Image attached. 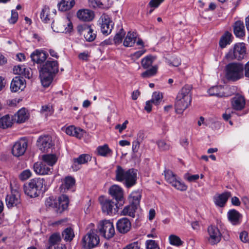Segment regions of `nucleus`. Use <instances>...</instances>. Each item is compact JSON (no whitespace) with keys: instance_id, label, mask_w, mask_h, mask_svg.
<instances>
[{"instance_id":"nucleus-1","label":"nucleus","mask_w":249,"mask_h":249,"mask_svg":"<svg viewBox=\"0 0 249 249\" xmlns=\"http://www.w3.org/2000/svg\"><path fill=\"white\" fill-rule=\"evenodd\" d=\"M192 87L186 85L179 90L176 97L175 104L176 112L181 114L191 105Z\"/></svg>"},{"instance_id":"nucleus-2","label":"nucleus","mask_w":249,"mask_h":249,"mask_svg":"<svg viewBox=\"0 0 249 249\" xmlns=\"http://www.w3.org/2000/svg\"><path fill=\"white\" fill-rule=\"evenodd\" d=\"M116 179L118 181H124L127 188L134 185L137 180V172L133 169L125 171L119 165L117 166L115 171Z\"/></svg>"},{"instance_id":"nucleus-3","label":"nucleus","mask_w":249,"mask_h":249,"mask_svg":"<svg viewBox=\"0 0 249 249\" xmlns=\"http://www.w3.org/2000/svg\"><path fill=\"white\" fill-rule=\"evenodd\" d=\"M44 180L43 178H37L30 180L27 186L24 187V192L30 197H36L40 194L43 187Z\"/></svg>"},{"instance_id":"nucleus-4","label":"nucleus","mask_w":249,"mask_h":249,"mask_svg":"<svg viewBox=\"0 0 249 249\" xmlns=\"http://www.w3.org/2000/svg\"><path fill=\"white\" fill-rule=\"evenodd\" d=\"M244 67L241 63H231L226 66V76L229 80L237 81L243 77Z\"/></svg>"},{"instance_id":"nucleus-5","label":"nucleus","mask_w":249,"mask_h":249,"mask_svg":"<svg viewBox=\"0 0 249 249\" xmlns=\"http://www.w3.org/2000/svg\"><path fill=\"white\" fill-rule=\"evenodd\" d=\"M165 179L167 182L170 183L176 189L181 191H186L187 186L181 182L180 178H178L172 171L166 170L164 172Z\"/></svg>"},{"instance_id":"nucleus-6","label":"nucleus","mask_w":249,"mask_h":249,"mask_svg":"<svg viewBox=\"0 0 249 249\" xmlns=\"http://www.w3.org/2000/svg\"><path fill=\"white\" fill-rule=\"evenodd\" d=\"M98 229L99 232L105 238L109 239L115 234V229L113 223L109 220L100 221Z\"/></svg>"},{"instance_id":"nucleus-7","label":"nucleus","mask_w":249,"mask_h":249,"mask_svg":"<svg viewBox=\"0 0 249 249\" xmlns=\"http://www.w3.org/2000/svg\"><path fill=\"white\" fill-rule=\"evenodd\" d=\"M52 28L56 32L68 33L71 32L73 25L69 17H63L58 22L53 21Z\"/></svg>"},{"instance_id":"nucleus-8","label":"nucleus","mask_w":249,"mask_h":249,"mask_svg":"<svg viewBox=\"0 0 249 249\" xmlns=\"http://www.w3.org/2000/svg\"><path fill=\"white\" fill-rule=\"evenodd\" d=\"M99 237L94 230H91L82 240V246L86 249H90L96 247L99 243Z\"/></svg>"},{"instance_id":"nucleus-9","label":"nucleus","mask_w":249,"mask_h":249,"mask_svg":"<svg viewBox=\"0 0 249 249\" xmlns=\"http://www.w3.org/2000/svg\"><path fill=\"white\" fill-rule=\"evenodd\" d=\"M246 54V47L243 43L236 44L233 48L230 50L229 53L226 55V57L230 60L234 59L238 60L242 59L244 58Z\"/></svg>"},{"instance_id":"nucleus-10","label":"nucleus","mask_w":249,"mask_h":249,"mask_svg":"<svg viewBox=\"0 0 249 249\" xmlns=\"http://www.w3.org/2000/svg\"><path fill=\"white\" fill-rule=\"evenodd\" d=\"M99 201L101 205L102 210L103 213L108 215L115 213L118 211L117 204L112 200L105 198L104 196H100Z\"/></svg>"},{"instance_id":"nucleus-11","label":"nucleus","mask_w":249,"mask_h":249,"mask_svg":"<svg viewBox=\"0 0 249 249\" xmlns=\"http://www.w3.org/2000/svg\"><path fill=\"white\" fill-rule=\"evenodd\" d=\"M36 145L39 149L44 152H48L54 145L51 137L48 135L40 136L37 141Z\"/></svg>"},{"instance_id":"nucleus-12","label":"nucleus","mask_w":249,"mask_h":249,"mask_svg":"<svg viewBox=\"0 0 249 249\" xmlns=\"http://www.w3.org/2000/svg\"><path fill=\"white\" fill-rule=\"evenodd\" d=\"M98 21L103 34L106 36L110 34L113 29L114 23L109 17H101Z\"/></svg>"},{"instance_id":"nucleus-13","label":"nucleus","mask_w":249,"mask_h":249,"mask_svg":"<svg viewBox=\"0 0 249 249\" xmlns=\"http://www.w3.org/2000/svg\"><path fill=\"white\" fill-rule=\"evenodd\" d=\"M27 147V142L25 139H21L16 142L13 146L12 152L14 156L19 157L25 152Z\"/></svg>"},{"instance_id":"nucleus-14","label":"nucleus","mask_w":249,"mask_h":249,"mask_svg":"<svg viewBox=\"0 0 249 249\" xmlns=\"http://www.w3.org/2000/svg\"><path fill=\"white\" fill-rule=\"evenodd\" d=\"M209 234L208 241L211 245H215L220 242L221 238L220 233L217 227L211 226L208 228Z\"/></svg>"},{"instance_id":"nucleus-15","label":"nucleus","mask_w":249,"mask_h":249,"mask_svg":"<svg viewBox=\"0 0 249 249\" xmlns=\"http://www.w3.org/2000/svg\"><path fill=\"white\" fill-rule=\"evenodd\" d=\"M20 193L17 190H13L11 194L8 195L5 198L7 206L10 208L16 206L20 203Z\"/></svg>"},{"instance_id":"nucleus-16","label":"nucleus","mask_w":249,"mask_h":249,"mask_svg":"<svg viewBox=\"0 0 249 249\" xmlns=\"http://www.w3.org/2000/svg\"><path fill=\"white\" fill-rule=\"evenodd\" d=\"M33 169L34 172L39 175H49L53 171V167L48 166L42 160L34 163Z\"/></svg>"},{"instance_id":"nucleus-17","label":"nucleus","mask_w":249,"mask_h":249,"mask_svg":"<svg viewBox=\"0 0 249 249\" xmlns=\"http://www.w3.org/2000/svg\"><path fill=\"white\" fill-rule=\"evenodd\" d=\"M231 105L233 109L236 110H241L245 107V99L242 95L236 94L231 99Z\"/></svg>"},{"instance_id":"nucleus-18","label":"nucleus","mask_w":249,"mask_h":249,"mask_svg":"<svg viewBox=\"0 0 249 249\" xmlns=\"http://www.w3.org/2000/svg\"><path fill=\"white\" fill-rule=\"evenodd\" d=\"M25 88V81L22 77L16 76L13 79L10 85V89L12 92L22 90Z\"/></svg>"},{"instance_id":"nucleus-19","label":"nucleus","mask_w":249,"mask_h":249,"mask_svg":"<svg viewBox=\"0 0 249 249\" xmlns=\"http://www.w3.org/2000/svg\"><path fill=\"white\" fill-rule=\"evenodd\" d=\"M116 227L119 232L125 233L130 230L131 224L128 218H122L118 220Z\"/></svg>"},{"instance_id":"nucleus-20","label":"nucleus","mask_w":249,"mask_h":249,"mask_svg":"<svg viewBox=\"0 0 249 249\" xmlns=\"http://www.w3.org/2000/svg\"><path fill=\"white\" fill-rule=\"evenodd\" d=\"M41 70L54 75L58 71V62L56 60H48Z\"/></svg>"},{"instance_id":"nucleus-21","label":"nucleus","mask_w":249,"mask_h":249,"mask_svg":"<svg viewBox=\"0 0 249 249\" xmlns=\"http://www.w3.org/2000/svg\"><path fill=\"white\" fill-rule=\"evenodd\" d=\"M91 160V157L88 154H82L77 158L73 159V164L72 168L74 171H77L80 169V165L87 163Z\"/></svg>"},{"instance_id":"nucleus-22","label":"nucleus","mask_w":249,"mask_h":249,"mask_svg":"<svg viewBox=\"0 0 249 249\" xmlns=\"http://www.w3.org/2000/svg\"><path fill=\"white\" fill-rule=\"evenodd\" d=\"M231 196V194L230 192H226L221 194L215 195L213 197V201L216 206L223 207Z\"/></svg>"},{"instance_id":"nucleus-23","label":"nucleus","mask_w":249,"mask_h":249,"mask_svg":"<svg viewBox=\"0 0 249 249\" xmlns=\"http://www.w3.org/2000/svg\"><path fill=\"white\" fill-rule=\"evenodd\" d=\"M109 194L115 198L117 201H122L123 199L124 193L121 187L117 185L111 186L109 189Z\"/></svg>"},{"instance_id":"nucleus-24","label":"nucleus","mask_w":249,"mask_h":249,"mask_svg":"<svg viewBox=\"0 0 249 249\" xmlns=\"http://www.w3.org/2000/svg\"><path fill=\"white\" fill-rule=\"evenodd\" d=\"M75 180L71 176H67L63 179V183L60 187L61 192H65L66 191L73 188L75 185Z\"/></svg>"},{"instance_id":"nucleus-25","label":"nucleus","mask_w":249,"mask_h":249,"mask_svg":"<svg viewBox=\"0 0 249 249\" xmlns=\"http://www.w3.org/2000/svg\"><path fill=\"white\" fill-rule=\"evenodd\" d=\"M65 131L67 134L70 136H74L79 139H81L85 133L83 129L76 127L73 125L66 127L65 129Z\"/></svg>"},{"instance_id":"nucleus-26","label":"nucleus","mask_w":249,"mask_h":249,"mask_svg":"<svg viewBox=\"0 0 249 249\" xmlns=\"http://www.w3.org/2000/svg\"><path fill=\"white\" fill-rule=\"evenodd\" d=\"M57 203V207L56 211L57 213H61L68 207L69 203L68 197L66 195H62L59 197Z\"/></svg>"},{"instance_id":"nucleus-27","label":"nucleus","mask_w":249,"mask_h":249,"mask_svg":"<svg viewBox=\"0 0 249 249\" xmlns=\"http://www.w3.org/2000/svg\"><path fill=\"white\" fill-rule=\"evenodd\" d=\"M31 57L34 62L41 64L47 59V54L43 51L36 50L31 54Z\"/></svg>"},{"instance_id":"nucleus-28","label":"nucleus","mask_w":249,"mask_h":249,"mask_svg":"<svg viewBox=\"0 0 249 249\" xmlns=\"http://www.w3.org/2000/svg\"><path fill=\"white\" fill-rule=\"evenodd\" d=\"M233 32L236 36L242 37L245 36V29L243 22L237 21L233 25Z\"/></svg>"},{"instance_id":"nucleus-29","label":"nucleus","mask_w":249,"mask_h":249,"mask_svg":"<svg viewBox=\"0 0 249 249\" xmlns=\"http://www.w3.org/2000/svg\"><path fill=\"white\" fill-rule=\"evenodd\" d=\"M53 74L45 71H40V77L43 87H48L52 82Z\"/></svg>"},{"instance_id":"nucleus-30","label":"nucleus","mask_w":249,"mask_h":249,"mask_svg":"<svg viewBox=\"0 0 249 249\" xmlns=\"http://www.w3.org/2000/svg\"><path fill=\"white\" fill-rule=\"evenodd\" d=\"M41 160L48 166L53 167L56 163L58 158L55 154H47L43 155Z\"/></svg>"},{"instance_id":"nucleus-31","label":"nucleus","mask_w":249,"mask_h":249,"mask_svg":"<svg viewBox=\"0 0 249 249\" xmlns=\"http://www.w3.org/2000/svg\"><path fill=\"white\" fill-rule=\"evenodd\" d=\"M74 0H61L58 3L59 10L66 11L70 10L74 5Z\"/></svg>"},{"instance_id":"nucleus-32","label":"nucleus","mask_w":249,"mask_h":249,"mask_svg":"<svg viewBox=\"0 0 249 249\" xmlns=\"http://www.w3.org/2000/svg\"><path fill=\"white\" fill-rule=\"evenodd\" d=\"M137 35L134 32H128L124 41V45L125 47L132 46L136 41Z\"/></svg>"},{"instance_id":"nucleus-33","label":"nucleus","mask_w":249,"mask_h":249,"mask_svg":"<svg viewBox=\"0 0 249 249\" xmlns=\"http://www.w3.org/2000/svg\"><path fill=\"white\" fill-rule=\"evenodd\" d=\"M28 118V114L25 108H21L19 110L15 115L14 119L18 123L24 122Z\"/></svg>"},{"instance_id":"nucleus-34","label":"nucleus","mask_w":249,"mask_h":249,"mask_svg":"<svg viewBox=\"0 0 249 249\" xmlns=\"http://www.w3.org/2000/svg\"><path fill=\"white\" fill-rule=\"evenodd\" d=\"M228 217L229 221L233 225L239 223L240 218V213L235 210H231L228 213Z\"/></svg>"},{"instance_id":"nucleus-35","label":"nucleus","mask_w":249,"mask_h":249,"mask_svg":"<svg viewBox=\"0 0 249 249\" xmlns=\"http://www.w3.org/2000/svg\"><path fill=\"white\" fill-rule=\"evenodd\" d=\"M138 207L130 203V205L125 206L121 212L122 215H128L132 217H135V213Z\"/></svg>"},{"instance_id":"nucleus-36","label":"nucleus","mask_w":249,"mask_h":249,"mask_svg":"<svg viewBox=\"0 0 249 249\" xmlns=\"http://www.w3.org/2000/svg\"><path fill=\"white\" fill-rule=\"evenodd\" d=\"M141 196V193L140 191H137L133 192L130 195V203L138 207L140 204Z\"/></svg>"},{"instance_id":"nucleus-37","label":"nucleus","mask_w":249,"mask_h":249,"mask_svg":"<svg viewBox=\"0 0 249 249\" xmlns=\"http://www.w3.org/2000/svg\"><path fill=\"white\" fill-rule=\"evenodd\" d=\"M97 151L99 155L103 157H107L112 154V150L107 144L98 146Z\"/></svg>"},{"instance_id":"nucleus-38","label":"nucleus","mask_w":249,"mask_h":249,"mask_svg":"<svg viewBox=\"0 0 249 249\" xmlns=\"http://www.w3.org/2000/svg\"><path fill=\"white\" fill-rule=\"evenodd\" d=\"M12 119L9 115H6L0 118V127L6 128L12 125Z\"/></svg>"},{"instance_id":"nucleus-39","label":"nucleus","mask_w":249,"mask_h":249,"mask_svg":"<svg viewBox=\"0 0 249 249\" xmlns=\"http://www.w3.org/2000/svg\"><path fill=\"white\" fill-rule=\"evenodd\" d=\"M84 36L87 41L91 42L95 39L96 34L93 33V30L90 27H89L87 29H84Z\"/></svg>"},{"instance_id":"nucleus-40","label":"nucleus","mask_w":249,"mask_h":249,"mask_svg":"<svg viewBox=\"0 0 249 249\" xmlns=\"http://www.w3.org/2000/svg\"><path fill=\"white\" fill-rule=\"evenodd\" d=\"M62 237L66 241H71L74 237L73 230L71 228H67L62 233Z\"/></svg>"},{"instance_id":"nucleus-41","label":"nucleus","mask_w":249,"mask_h":249,"mask_svg":"<svg viewBox=\"0 0 249 249\" xmlns=\"http://www.w3.org/2000/svg\"><path fill=\"white\" fill-rule=\"evenodd\" d=\"M231 34L228 32H227L225 34L221 37L219 41L220 46L223 48H225L227 45L229 44L231 41Z\"/></svg>"},{"instance_id":"nucleus-42","label":"nucleus","mask_w":249,"mask_h":249,"mask_svg":"<svg viewBox=\"0 0 249 249\" xmlns=\"http://www.w3.org/2000/svg\"><path fill=\"white\" fill-rule=\"evenodd\" d=\"M169 243L174 246L179 247L183 245V242L177 235L171 234L169 236Z\"/></svg>"},{"instance_id":"nucleus-43","label":"nucleus","mask_w":249,"mask_h":249,"mask_svg":"<svg viewBox=\"0 0 249 249\" xmlns=\"http://www.w3.org/2000/svg\"><path fill=\"white\" fill-rule=\"evenodd\" d=\"M158 67L153 66L151 69L147 70L141 74V76L143 78L151 77L155 75L157 72Z\"/></svg>"},{"instance_id":"nucleus-44","label":"nucleus","mask_w":249,"mask_h":249,"mask_svg":"<svg viewBox=\"0 0 249 249\" xmlns=\"http://www.w3.org/2000/svg\"><path fill=\"white\" fill-rule=\"evenodd\" d=\"M154 60V57L151 55L147 56L144 57L141 61L142 67L144 69H147L151 66Z\"/></svg>"},{"instance_id":"nucleus-45","label":"nucleus","mask_w":249,"mask_h":249,"mask_svg":"<svg viewBox=\"0 0 249 249\" xmlns=\"http://www.w3.org/2000/svg\"><path fill=\"white\" fill-rule=\"evenodd\" d=\"M220 89H222L221 87L218 86H214L211 88L208 91L209 94L211 96H216L217 97H223L224 95L223 93H221Z\"/></svg>"},{"instance_id":"nucleus-46","label":"nucleus","mask_w":249,"mask_h":249,"mask_svg":"<svg viewBox=\"0 0 249 249\" xmlns=\"http://www.w3.org/2000/svg\"><path fill=\"white\" fill-rule=\"evenodd\" d=\"M125 34V31L122 28L119 32L117 33L114 37V42L116 44H120L122 42L123 38Z\"/></svg>"},{"instance_id":"nucleus-47","label":"nucleus","mask_w":249,"mask_h":249,"mask_svg":"<svg viewBox=\"0 0 249 249\" xmlns=\"http://www.w3.org/2000/svg\"><path fill=\"white\" fill-rule=\"evenodd\" d=\"M158 148L160 151L168 150L170 148V145L169 143L166 142L164 140H159L157 142Z\"/></svg>"},{"instance_id":"nucleus-48","label":"nucleus","mask_w":249,"mask_h":249,"mask_svg":"<svg viewBox=\"0 0 249 249\" xmlns=\"http://www.w3.org/2000/svg\"><path fill=\"white\" fill-rule=\"evenodd\" d=\"M61 241L60 235L59 233H54L52 234L49 238V243L50 245H56Z\"/></svg>"},{"instance_id":"nucleus-49","label":"nucleus","mask_w":249,"mask_h":249,"mask_svg":"<svg viewBox=\"0 0 249 249\" xmlns=\"http://www.w3.org/2000/svg\"><path fill=\"white\" fill-rule=\"evenodd\" d=\"M146 249H160L158 243L153 240H147L145 242Z\"/></svg>"},{"instance_id":"nucleus-50","label":"nucleus","mask_w":249,"mask_h":249,"mask_svg":"<svg viewBox=\"0 0 249 249\" xmlns=\"http://www.w3.org/2000/svg\"><path fill=\"white\" fill-rule=\"evenodd\" d=\"M53 107L50 105L43 106L40 110L41 113L45 116L51 115L53 113Z\"/></svg>"},{"instance_id":"nucleus-51","label":"nucleus","mask_w":249,"mask_h":249,"mask_svg":"<svg viewBox=\"0 0 249 249\" xmlns=\"http://www.w3.org/2000/svg\"><path fill=\"white\" fill-rule=\"evenodd\" d=\"M162 98V95L161 93L159 92H154L152 95V98L151 101L155 105H158Z\"/></svg>"},{"instance_id":"nucleus-52","label":"nucleus","mask_w":249,"mask_h":249,"mask_svg":"<svg viewBox=\"0 0 249 249\" xmlns=\"http://www.w3.org/2000/svg\"><path fill=\"white\" fill-rule=\"evenodd\" d=\"M46 207L49 208H56L57 207V203L55 201L53 197L47 198L45 201Z\"/></svg>"},{"instance_id":"nucleus-53","label":"nucleus","mask_w":249,"mask_h":249,"mask_svg":"<svg viewBox=\"0 0 249 249\" xmlns=\"http://www.w3.org/2000/svg\"><path fill=\"white\" fill-rule=\"evenodd\" d=\"M32 176V173L29 169H26L22 171L19 175V178L22 180L24 181L28 179Z\"/></svg>"},{"instance_id":"nucleus-54","label":"nucleus","mask_w":249,"mask_h":249,"mask_svg":"<svg viewBox=\"0 0 249 249\" xmlns=\"http://www.w3.org/2000/svg\"><path fill=\"white\" fill-rule=\"evenodd\" d=\"M93 15L92 11L88 9H82L77 11L76 16H93Z\"/></svg>"},{"instance_id":"nucleus-55","label":"nucleus","mask_w":249,"mask_h":249,"mask_svg":"<svg viewBox=\"0 0 249 249\" xmlns=\"http://www.w3.org/2000/svg\"><path fill=\"white\" fill-rule=\"evenodd\" d=\"M240 239L243 242L248 243L249 244V236L247 231H243L240 233Z\"/></svg>"},{"instance_id":"nucleus-56","label":"nucleus","mask_w":249,"mask_h":249,"mask_svg":"<svg viewBox=\"0 0 249 249\" xmlns=\"http://www.w3.org/2000/svg\"><path fill=\"white\" fill-rule=\"evenodd\" d=\"M25 66L24 65H18L16 66L13 68V72L15 74L20 75L23 72V70Z\"/></svg>"},{"instance_id":"nucleus-57","label":"nucleus","mask_w":249,"mask_h":249,"mask_svg":"<svg viewBox=\"0 0 249 249\" xmlns=\"http://www.w3.org/2000/svg\"><path fill=\"white\" fill-rule=\"evenodd\" d=\"M128 123V121L127 120H125L122 124H117L115 128L116 129H118L120 133H121L123 130L126 129V125Z\"/></svg>"},{"instance_id":"nucleus-58","label":"nucleus","mask_w":249,"mask_h":249,"mask_svg":"<svg viewBox=\"0 0 249 249\" xmlns=\"http://www.w3.org/2000/svg\"><path fill=\"white\" fill-rule=\"evenodd\" d=\"M123 249H140V246L137 242L131 243Z\"/></svg>"},{"instance_id":"nucleus-59","label":"nucleus","mask_w":249,"mask_h":249,"mask_svg":"<svg viewBox=\"0 0 249 249\" xmlns=\"http://www.w3.org/2000/svg\"><path fill=\"white\" fill-rule=\"evenodd\" d=\"M164 0H151L149 2V5L151 7L156 8Z\"/></svg>"},{"instance_id":"nucleus-60","label":"nucleus","mask_w":249,"mask_h":249,"mask_svg":"<svg viewBox=\"0 0 249 249\" xmlns=\"http://www.w3.org/2000/svg\"><path fill=\"white\" fill-rule=\"evenodd\" d=\"M30 71V68L25 67L24 69L23 70V72L22 73H21V75L29 79L31 76Z\"/></svg>"},{"instance_id":"nucleus-61","label":"nucleus","mask_w":249,"mask_h":249,"mask_svg":"<svg viewBox=\"0 0 249 249\" xmlns=\"http://www.w3.org/2000/svg\"><path fill=\"white\" fill-rule=\"evenodd\" d=\"M181 64V60L179 58H176L173 60L172 62L170 63V65L174 67H178Z\"/></svg>"},{"instance_id":"nucleus-62","label":"nucleus","mask_w":249,"mask_h":249,"mask_svg":"<svg viewBox=\"0 0 249 249\" xmlns=\"http://www.w3.org/2000/svg\"><path fill=\"white\" fill-rule=\"evenodd\" d=\"M49 14V8L48 6H45L42 9L40 13V16H48Z\"/></svg>"},{"instance_id":"nucleus-63","label":"nucleus","mask_w":249,"mask_h":249,"mask_svg":"<svg viewBox=\"0 0 249 249\" xmlns=\"http://www.w3.org/2000/svg\"><path fill=\"white\" fill-rule=\"evenodd\" d=\"M199 177L198 175H193L187 177L186 179L190 182H193L197 180Z\"/></svg>"},{"instance_id":"nucleus-64","label":"nucleus","mask_w":249,"mask_h":249,"mask_svg":"<svg viewBox=\"0 0 249 249\" xmlns=\"http://www.w3.org/2000/svg\"><path fill=\"white\" fill-rule=\"evenodd\" d=\"M244 67V70H245V75L246 77H249V61Z\"/></svg>"}]
</instances>
